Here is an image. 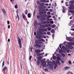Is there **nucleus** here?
<instances>
[{"mask_svg": "<svg viewBox=\"0 0 74 74\" xmlns=\"http://www.w3.org/2000/svg\"><path fill=\"white\" fill-rule=\"evenodd\" d=\"M45 71L46 72L48 71V69H45Z\"/></svg>", "mask_w": 74, "mask_h": 74, "instance_id": "e2e57ef3", "label": "nucleus"}, {"mask_svg": "<svg viewBox=\"0 0 74 74\" xmlns=\"http://www.w3.org/2000/svg\"><path fill=\"white\" fill-rule=\"evenodd\" d=\"M38 59L39 60H40L42 59V57L39 56L38 57Z\"/></svg>", "mask_w": 74, "mask_h": 74, "instance_id": "a878e982", "label": "nucleus"}, {"mask_svg": "<svg viewBox=\"0 0 74 74\" xmlns=\"http://www.w3.org/2000/svg\"><path fill=\"white\" fill-rule=\"evenodd\" d=\"M59 47L61 49H62V44H60V45H59Z\"/></svg>", "mask_w": 74, "mask_h": 74, "instance_id": "13d9d810", "label": "nucleus"}, {"mask_svg": "<svg viewBox=\"0 0 74 74\" xmlns=\"http://www.w3.org/2000/svg\"><path fill=\"white\" fill-rule=\"evenodd\" d=\"M33 16H34L35 15V14H36V10H34V12L33 13Z\"/></svg>", "mask_w": 74, "mask_h": 74, "instance_id": "c9c22d12", "label": "nucleus"}, {"mask_svg": "<svg viewBox=\"0 0 74 74\" xmlns=\"http://www.w3.org/2000/svg\"><path fill=\"white\" fill-rule=\"evenodd\" d=\"M70 3L71 4H74V1H72L70 2Z\"/></svg>", "mask_w": 74, "mask_h": 74, "instance_id": "6e6d98bb", "label": "nucleus"}, {"mask_svg": "<svg viewBox=\"0 0 74 74\" xmlns=\"http://www.w3.org/2000/svg\"><path fill=\"white\" fill-rule=\"evenodd\" d=\"M48 64L49 66L52 65V62H48Z\"/></svg>", "mask_w": 74, "mask_h": 74, "instance_id": "5701e85b", "label": "nucleus"}, {"mask_svg": "<svg viewBox=\"0 0 74 74\" xmlns=\"http://www.w3.org/2000/svg\"><path fill=\"white\" fill-rule=\"evenodd\" d=\"M56 56L58 58H59V57H60V56H61L60 55V54H57L56 55Z\"/></svg>", "mask_w": 74, "mask_h": 74, "instance_id": "c756f323", "label": "nucleus"}, {"mask_svg": "<svg viewBox=\"0 0 74 74\" xmlns=\"http://www.w3.org/2000/svg\"><path fill=\"white\" fill-rule=\"evenodd\" d=\"M41 16H42V17H46L47 14H42V15H41Z\"/></svg>", "mask_w": 74, "mask_h": 74, "instance_id": "473e14b6", "label": "nucleus"}, {"mask_svg": "<svg viewBox=\"0 0 74 74\" xmlns=\"http://www.w3.org/2000/svg\"><path fill=\"white\" fill-rule=\"evenodd\" d=\"M27 16L29 18H31V14L29 13L28 14Z\"/></svg>", "mask_w": 74, "mask_h": 74, "instance_id": "412c9836", "label": "nucleus"}, {"mask_svg": "<svg viewBox=\"0 0 74 74\" xmlns=\"http://www.w3.org/2000/svg\"><path fill=\"white\" fill-rule=\"evenodd\" d=\"M25 13L26 15H27V13H28V11H27V10H26L25 11Z\"/></svg>", "mask_w": 74, "mask_h": 74, "instance_id": "cd10ccee", "label": "nucleus"}, {"mask_svg": "<svg viewBox=\"0 0 74 74\" xmlns=\"http://www.w3.org/2000/svg\"><path fill=\"white\" fill-rule=\"evenodd\" d=\"M43 32H47V29L44 28L42 29Z\"/></svg>", "mask_w": 74, "mask_h": 74, "instance_id": "7c9ffc66", "label": "nucleus"}, {"mask_svg": "<svg viewBox=\"0 0 74 74\" xmlns=\"http://www.w3.org/2000/svg\"><path fill=\"white\" fill-rule=\"evenodd\" d=\"M70 69V68L69 67L65 66L64 67V70H69V69Z\"/></svg>", "mask_w": 74, "mask_h": 74, "instance_id": "4468645a", "label": "nucleus"}, {"mask_svg": "<svg viewBox=\"0 0 74 74\" xmlns=\"http://www.w3.org/2000/svg\"><path fill=\"white\" fill-rule=\"evenodd\" d=\"M68 47L69 48H70V49H72L73 48V46L70 45H69Z\"/></svg>", "mask_w": 74, "mask_h": 74, "instance_id": "aec40b11", "label": "nucleus"}, {"mask_svg": "<svg viewBox=\"0 0 74 74\" xmlns=\"http://www.w3.org/2000/svg\"><path fill=\"white\" fill-rule=\"evenodd\" d=\"M56 58H57V57L55 56H53V60H55Z\"/></svg>", "mask_w": 74, "mask_h": 74, "instance_id": "f704fd0d", "label": "nucleus"}, {"mask_svg": "<svg viewBox=\"0 0 74 74\" xmlns=\"http://www.w3.org/2000/svg\"><path fill=\"white\" fill-rule=\"evenodd\" d=\"M49 67L50 69H51V70H52L53 69V66L52 64L50 65H49Z\"/></svg>", "mask_w": 74, "mask_h": 74, "instance_id": "9b49d317", "label": "nucleus"}, {"mask_svg": "<svg viewBox=\"0 0 74 74\" xmlns=\"http://www.w3.org/2000/svg\"><path fill=\"white\" fill-rule=\"evenodd\" d=\"M51 33H53V34H52V37L53 38H54V36L55 35V30L54 29H52L51 31Z\"/></svg>", "mask_w": 74, "mask_h": 74, "instance_id": "423d86ee", "label": "nucleus"}, {"mask_svg": "<svg viewBox=\"0 0 74 74\" xmlns=\"http://www.w3.org/2000/svg\"><path fill=\"white\" fill-rule=\"evenodd\" d=\"M39 31L40 32H43L42 29H39Z\"/></svg>", "mask_w": 74, "mask_h": 74, "instance_id": "c03bdc74", "label": "nucleus"}, {"mask_svg": "<svg viewBox=\"0 0 74 74\" xmlns=\"http://www.w3.org/2000/svg\"><path fill=\"white\" fill-rule=\"evenodd\" d=\"M49 11H50V12H53V10L50 9L49 10Z\"/></svg>", "mask_w": 74, "mask_h": 74, "instance_id": "4d7b16f0", "label": "nucleus"}, {"mask_svg": "<svg viewBox=\"0 0 74 74\" xmlns=\"http://www.w3.org/2000/svg\"><path fill=\"white\" fill-rule=\"evenodd\" d=\"M48 25L47 24H45V25H40V29H43L45 27H48Z\"/></svg>", "mask_w": 74, "mask_h": 74, "instance_id": "7ed1b4c3", "label": "nucleus"}, {"mask_svg": "<svg viewBox=\"0 0 74 74\" xmlns=\"http://www.w3.org/2000/svg\"><path fill=\"white\" fill-rule=\"evenodd\" d=\"M45 0H40V2H42V3H45Z\"/></svg>", "mask_w": 74, "mask_h": 74, "instance_id": "49530a36", "label": "nucleus"}, {"mask_svg": "<svg viewBox=\"0 0 74 74\" xmlns=\"http://www.w3.org/2000/svg\"><path fill=\"white\" fill-rule=\"evenodd\" d=\"M68 45H74V42H71L68 43Z\"/></svg>", "mask_w": 74, "mask_h": 74, "instance_id": "6ab92c4d", "label": "nucleus"}, {"mask_svg": "<svg viewBox=\"0 0 74 74\" xmlns=\"http://www.w3.org/2000/svg\"><path fill=\"white\" fill-rule=\"evenodd\" d=\"M52 63H53V65H55L56 64H57L56 63V62H55V61H54L52 62Z\"/></svg>", "mask_w": 74, "mask_h": 74, "instance_id": "72a5a7b5", "label": "nucleus"}, {"mask_svg": "<svg viewBox=\"0 0 74 74\" xmlns=\"http://www.w3.org/2000/svg\"><path fill=\"white\" fill-rule=\"evenodd\" d=\"M35 47H36V48H40L41 46L40 45L37 44H35Z\"/></svg>", "mask_w": 74, "mask_h": 74, "instance_id": "1a4fd4ad", "label": "nucleus"}, {"mask_svg": "<svg viewBox=\"0 0 74 74\" xmlns=\"http://www.w3.org/2000/svg\"><path fill=\"white\" fill-rule=\"evenodd\" d=\"M40 62L42 63L41 65L42 66H45L46 65L47 63L44 61L43 60H40Z\"/></svg>", "mask_w": 74, "mask_h": 74, "instance_id": "20e7f679", "label": "nucleus"}, {"mask_svg": "<svg viewBox=\"0 0 74 74\" xmlns=\"http://www.w3.org/2000/svg\"><path fill=\"white\" fill-rule=\"evenodd\" d=\"M16 12L17 13V14H19V12H18V10H16Z\"/></svg>", "mask_w": 74, "mask_h": 74, "instance_id": "69168bd1", "label": "nucleus"}, {"mask_svg": "<svg viewBox=\"0 0 74 74\" xmlns=\"http://www.w3.org/2000/svg\"><path fill=\"white\" fill-rule=\"evenodd\" d=\"M61 55H62V56L63 57H65V56H66L65 54L64 53H62V54L61 53Z\"/></svg>", "mask_w": 74, "mask_h": 74, "instance_id": "4c0bfd02", "label": "nucleus"}, {"mask_svg": "<svg viewBox=\"0 0 74 74\" xmlns=\"http://www.w3.org/2000/svg\"><path fill=\"white\" fill-rule=\"evenodd\" d=\"M71 12V13H74V11L73 10H70V11H69V10L68 11V12Z\"/></svg>", "mask_w": 74, "mask_h": 74, "instance_id": "393cba45", "label": "nucleus"}, {"mask_svg": "<svg viewBox=\"0 0 74 74\" xmlns=\"http://www.w3.org/2000/svg\"><path fill=\"white\" fill-rule=\"evenodd\" d=\"M62 50H61L60 49H59V52L60 53H62Z\"/></svg>", "mask_w": 74, "mask_h": 74, "instance_id": "603ef678", "label": "nucleus"}, {"mask_svg": "<svg viewBox=\"0 0 74 74\" xmlns=\"http://www.w3.org/2000/svg\"><path fill=\"white\" fill-rule=\"evenodd\" d=\"M41 8V6H39L38 8L39 9V11H41V12H43V11H44V10H45L43 8Z\"/></svg>", "mask_w": 74, "mask_h": 74, "instance_id": "0eeeda50", "label": "nucleus"}, {"mask_svg": "<svg viewBox=\"0 0 74 74\" xmlns=\"http://www.w3.org/2000/svg\"><path fill=\"white\" fill-rule=\"evenodd\" d=\"M17 16L18 18V22H19V16H18V14H17Z\"/></svg>", "mask_w": 74, "mask_h": 74, "instance_id": "3c124183", "label": "nucleus"}, {"mask_svg": "<svg viewBox=\"0 0 74 74\" xmlns=\"http://www.w3.org/2000/svg\"><path fill=\"white\" fill-rule=\"evenodd\" d=\"M40 61L38 60L37 61V64L38 65H40Z\"/></svg>", "mask_w": 74, "mask_h": 74, "instance_id": "ea45409f", "label": "nucleus"}, {"mask_svg": "<svg viewBox=\"0 0 74 74\" xmlns=\"http://www.w3.org/2000/svg\"><path fill=\"white\" fill-rule=\"evenodd\" d=\"M46 20V18L45 17H42L41 18L40 20L41 21H45Z\"/></svg>", "mask_w": 74, "mask_h": 74, "instance_id": "ddd939ff", "label": "nucleus"}, {"mask_svg": "<svg viewBox=\"0 0 74 74\" xmlns=\"http://www.w3.org/2000/svg\"><path fill=\"white\" fill-rule=\"evenodd\" d=\"M4 66V60H3L2 64V68H3V66Z\"/></svg>", "mask_w": 74, "mask_h": 74, "instance_id": "37998d69", "label": "nucleus"}, {"mask_svg": "<svg viewBox=\"0 0 74 74\" xmlns=\"http://www.w3.org/2000/svg\"><path fill=\"white\" fill-rule=\"evenodd\" d=\"M41 24H46V21H42L41 22Z\"/></svg>", "mask_w": 74, "mask_h": 74, "instance_id": "4be33fe9", "label": "nucleus"}, {"mask_svg": "<svg viewBox=\"0 0 74 74\" xmlns=\"http://www.w3.org/2000/svg\"><path fill=\"white\" fill-rule=\"evenodd\" d=\"M37 4H39V5H40V2L39 1H37Z\"/></svg>", "mask_w": 74, "mask_h": 74, "instance_id": "de8ad7c7", "label": "nucleus"}, {"mask_svg": "<svg viewBox=\"0 0 74 74\" xmlns=\"http://www.w3.org/2000/svg\"><path fill=\"white\" fill-rule=\"evenodd\" d=\"M1 10L2 11L4 15H6V11H5V10L4 9H2Z\"/></svg>", "mask_w": 74, "mask_h": 74, "instance_id": "6e6552de", "label": "nucleus"}, {"mask_svg": "<svg viewBox=\"0 0 74 74\" xmlns=\"http://www.w3.org/2000/svg\"><path fill=\"white\" fill-rule=\"evenodd\" d=\"M56 27V26L55 24L53 25H52V28H54V27Z\"/></svg>", "mask_w": 74, "mask_h": 74, "instance_id": "8fccbe9b", "label": "nucleus"}, {"mask_svg": "<svg viewBox=\"0 0 74 74\" xmlns=\"http://www.w3.org/2000/svg\"><path fill=\"white\" fill-rule=\"evenodd\" d=\"M69 8L70 9H74V6H70L69 7Z\"/></svg>", "mask_w": 74, "mask_h": 74, "instance_id": "2f4dec72", "label": "nucleus"}, {"mask_svg": "<svg viewBox=\"0 0 74 74\" xmlns=\"http://www.w3.org/2000/svg\"><path fill=\"white\" fill-rule=\"evenodd\" d=\"M54 65H55L54 66V69H56V67H57L58 66V64H56Z\"/></svg>", "mask_w": 74, "mask_h": 74, "instance_id": "b1692460", "label": "nucleus"}, {"mask_svg": "<svg viewBox=\"0 0 74 74\" xmlns=\"http://www.w3.org/2000/svg\"><path fill=\"white\" fill-rule=\"evenodd\" d=\"M22 16L23 18V19H24V18H25L26 17V16H25V14H23L22 15Z\"/></svg>", "mask_w": 74, "mask_h": 74, "instance_id": "58836bf2", "label": "nucleus"}, {"mask_svg": "<svg viewBox=\"0 0 74 74\" xmlns=\"http://www.w3.org/2000/svg\"><path fill=\"white\" fill-rule=\"evenodd\" d=\"M7 67L6 66H5L4 68H3V71H4V70H6V73H7Z\"/></svg>", "mask_w": 74, "mask_h": 74, "instance_id": "a211bd4d", "label": "nucleus"}, {"mask_svg": "<svg viewBox=\"0 0 74 74\" xmlns=\"http://www.w3.org/2000/svg\"><path fill=\"white\" fill-rule=\"evenodd\" d=\"M56 63L57 64H59V63H60V62L58 60H56Z\"/></svg>", "mask_w": 74, "mask_h": 74, "instance_id": "bb28decb", "label": "nucleus"}, {"mask_svg": "<svg viewBox=\"0 0 74 74\" xmlns=\"http://www.w3.org/2000/svg\"><path fill=\"white\" fill-rule=\"evenodd\" d=\"M62 48L63 49H66V47H65L64 46H62Z\"/></svg>", "mask_w": 74, "mask_h": 74, "instance_id": "09e8293b", "label": "nucleus"}, {"mask_svg": "<svg viewBox=\"0 0 74 74\" xmlns=\"http://www.w3.org/2000/svg\"><path fill=\"white\" fill-rule=\"evenodd\" d=\"M36 37L37 38H41V36L39 35H36Z\"/></svg>", "mask_w": 74, "mask_h": 74, "instance_id": "f3484780", "label": "nucleus"}, {"mask_svg": "<svg viewBox=\"0 0 74 74\" xmlns=\"http://www.w3.org/2000/svg\"><path fill=\"white\" fill-rule=\"evenodd\" d=\"M53 23H54V22L53 21H51L50 22L51 24H53Z\"/></svg>", "mask_w": 74, "mask_h": 74, "instance_id": "bf43d9fd", "label": "nucleus"}, {"mask_svg": "<svg viewBox=\"0 0 74 74\" xmlns=\"http://www.w3.org/2000/svg\"><path fill=\"white\" fill-rule=\"evenodd\" d=\"M43 5H44V3H40L39 6H40V7H41V6H42V7Z\"/></svg>", "mask_w": 74, "mask_h": 74, "instance_id": "dca6fc26", "label": "nucleus"}, {"mask_svg": "<svg viewBox=\"0 0 74 74\" xmlns=\"http://www.w3.org/2000/svg\"><path fill=\"white\" fill-rule=\"evenodd\" d=\"M37 34L38 35H42V32L40 31H38L37 32Z\"/></svg>", "mask_w": 74, "mask_h": 74, "instance_id": "f8f14e48", "label": "nucleus"}, {"mask_svg": "<svg viewBox=\"0 0 74 74\" xmlns=\"http://www.w3.org/2000/svg\"><path fill=\"white\" fill-rule=\"evenodd\" d=\"M42 12H39L38 13L39 15H42Z\"/></svg>", "mask_w": 74, "mask_h": 74, "instance_id": "79ce46f5", "label": "nucleus"}, {"mask_svg": "<svg viewBox=\"0 0 74 74\" xmlns=\"http://www.w3.org/2000/svg\"><path fill=\"white\" fill-rule=\"evenodd\" d=\"M51 29H52L51 28H50L49 27L47 28V30L48 31H50Z\"/></svg>", "mask_w": 74, "mask_h": 74, "instance_id": "e433bc0d", "label": "nucleus"}, {"mask_svg": "<svg viewBox=\"0 0 74 74\" xmlns=\"http://www.w3.org/2000/svg\"><path fill=\"white\" fill-rule=\"evenodd\" d=\"M47 34L49 35V36H50L51 35V32H47Z\"/></svg>", "mask_w": 74, "mask_h": 74, "instance_id": "a19ab883", "label": "nucleus"}, {"mask_svg": "<svg viewBox=\"0 0 74 74\" xmlns=\"http://www.w3.org/2000/svg\"><path fill=\"white\" fill-rule=\"evenodd\" d=\"M49 1L48 0H47V1L45 0V3H49Z\"/></svg>", "mask_w": 74, "mask_h": 74, "instance_id": "5fc2aeb1", "label": "nucleus"}, {"mask_svg": "<svg viewBox=\"0 0 74 74\" xmlns=\"http://www.w3.org/2000/svg\"><path fill=\"white\" fill-rule=\"evenodd\" d=\"M66 39L68 41H74V40L73 39L71 38V37H66Z\"/></svg>", "mask_w": 74, "mask_h": 74, "instance_id": "39448f33", "label": "nucleus"}, {"mask_svg": "<svg viewBox=\"0 0 74 74\" xmlns=\"http://www.w3.org/2000/svg\"><path fill=\"white\" fill-rule=\"evenodd\" d=\"M40 17V16L39 15H38L37 16V18H39Z\"/></svg>", "mask_w": 74, "mask_h": 74, "instance_id": "774afa93", "label": "nucleus"}, {"mask_svg": "<svg viewBox=\"0 0 74 74\" xmlns=\"http://www.w3.org/2000/svg\"><path fill=\"white\" fill-rule=\"evenodd\" d=\"M48 17L49 18H51L52 17V16L51 15H48Z\"/></svg>", "mask_w": 74, "mask_h": 74, "instance_id": "680f3d73", "label": "nucleus"}, {"mask_svg": "<svg viewBox=\"0 0 74 74\" xmlns=\"http://www.w3.org/2000/svg\"><path fill=\"white\" fill-rule=\"evenodd\" d=\"M68 63L69 64H71L72 63H71V61H70V60H69L68 61Z\"/></svg>", "mask_w": 74, "mask_h": 74, "instance_id": "a18cd8bd", "label": "nucleus"}, {"mask_svg": "<svg viewBox=\"0 0 74 74\" xmlns=\"http://www.w3.org/2000/svg\"><path fill=\"white\" fill-rule=\"evenodd\" d=\"M57 60H58V61L60 60H61V59L60 58H58Z\"/></svg>", "mask_w": 74, "mask_h": 74, "instance_id": "0e129e2a", "label": "nucleus"}, {"mask_svg": "<svg viewBox=\"0 0 74 74\" xmlns=\"http://www.w3.org/2000/svg\"><path fill=\"white\" fill-rule=\"evenodd\" d=\"M17 6H18V5H15V8L17 9L18 8V7H17Z\"/></svg>", "mask_w": 74, "mask_h": 74, "instance_id": "052dcab7", "label": "nucleus"}, {"mask_svg": "<svg viewBox=\"0 0 74 74\" xmlns=\"http://www.w3.org/2000/svg\"><path fill=\"white\" fill-rule=\"evenodd\" d=\"M17 38L18 40V44L19 45V46L20 47V48H22V42H21V39L19 38L18 37H17Z\"/></svg>", "mask_w": 74, "mask_h": 74, "instance_id": "f03ea898", "label": "nucleus"}, {"mask_svg": "<svg viewBox=\"0 0 74 74\" xmlns=\"http://www.w3.org/2000/svg\"><path fill=\"white\" fill-rule=\"evenodd\" d=\"M37 23H38V21H37V20H35L34 22V27H36L37 25Z\"/></svg>", "mask_w": 74, "mask_h": 74, "instance_id": "9d476101", "label": "nucleus"}, {"mask_svg": "<svg viewBox=\"0 0 74 74\" xmlns=\"http://www.w3.org/2000/svg\"><path fill=\"white\" fill-rule=\"evenodd\" d=\"M42 53H38L37 54H36L37 56H41V55H42Z\"/></svg>", "mask_w": 74, "mask_h": 74, "instance_id": "c85d7f7f", "label": "nucleus"}, {"mask_svg": "<svg viewBox=\"0 0 74 74\" xmlns=\"http://www.w3.org/2000/svg\"><path fill=\"white\" fill-rule=\"evenodd\" d=\"M42 34L46 35L47 34V33L45 32H44L43 33L42 32Z\"/></svg>", "mask_w": 74, "mask_h": 74, "instance_id": "864d4df0", "label": "nucleus"}, {"mask_svg": "<svg viewBox=\"0 0 74 74\" xmlns=\"http://www.w3.org/2000/svg\"><path fill=\"white\" fill-rule=\"evenodd\" d=\"M41 52V51L39 49H36L35 50V52L37 53H40Z\"/></svg>", "mask_w": 74, "mask_h": 74, "instance_id": "2eb2a0df", "label": "nucleus"}, {"mask_svg": "<svg viewBox=\"0 0 74 74\" xmlns=\"http://www.w3.org/2000/svg\"><path fill=\"white\" fill-rule=\"evenodd\" d=\"M50 14H51V12H49L47 13V15H50Z\"/></svg>", "mask_w": 74, "mask_h": 74, "instance_id": "338daca9", "label": "nucleus"}, {"mask_svg": "<svg viewBox=\"0 0 74 74\" xmlns=\"http://www.w3.org/2000/svg\"><path fill=\"white\" fill-rule=\"evenodd\" d=\"M40 40H36L35 41V43L36 44H41V41H43V42H45V40L42 38H40L39 39Z\"/></svg>", "mask_w": 74, "mask_h": 74, "instance_id": "f257e3e1", "label": "nucleus"}]
</instances>
